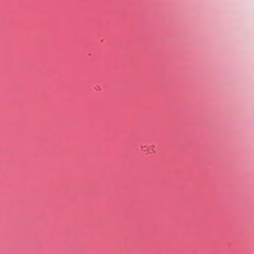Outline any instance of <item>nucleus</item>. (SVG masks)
Returning a JSON list of instances; mask_svg holds the SVG:
<instances>
[{
  "instance_id": "nucleus-1",
  "label": "nucleus",
  "mask_w": 254,
  "mask_h": 254,
  "mask_svg": "<svg viewBox=\"0 0 254 254\" xmlns=\"http://www.w3.org/2000/svg\"><path fill=\"white\" fill-rule=\"evenodd\" d=\"M150 147H151V149H152V151H153V149L155 147V146H154V145H153V146H150Z\"/></svg>"
}]
</instances>
